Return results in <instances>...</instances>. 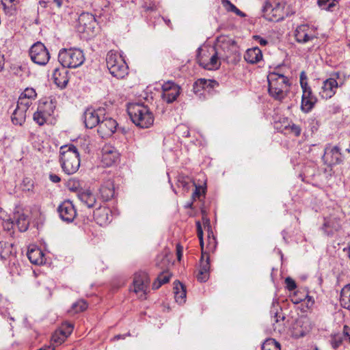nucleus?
Wrapping results in <instances>:
<instances>
[{
	"instance_id": "nucleus-1",
	"label": "nucleus",
	"mask_w": 350,
	"mask_h": 350,
	"mask_svg": "<svg viewBox=\"0 0 350 350\" xmlns=\"http://www.w3.org/2000/svg\"><path fill=\"white\" fill-rule=\"evenodd\" d=\"M127 111L132 122L139 128L147 129L154 123V115L147 105L138 103H129Z\"/></svg>"
},
{
	"instance_id": "nucleus-2",
	"label": "nucleus",
	"mask_w": 350,
	"mask_h": 350,
	"mask_svg": "<svg viewBox=\"0 0 350 350\" xmlns=\"http://www.w3.org/2000/svg\"><path fill=\"white\" fill-rule=\"evenodd\" d=\"M268 92L277 100L284 99L289 92L290 83L287 77L278 72H270L267 76Z\"/></svg>"
},
{
	"instance_id": "nucleus-3",
	"label": "nucleus",
	"mask_w": 350,
	"mask_h": 350,
	"mask_svg": "<svg viewBox=\"0 0 350 350\" xmlns=\"http://www.w3.org/2000/svg\"><path fill=\"white\" fill-rule=\"evenodd\" d=\"M59 162L63 171L67 174L75 173L80 166L79 152L73 145H66L60 148Z\"/></svg>"
},
{
	"instance_id": "nucleus-4",
	"label": "nucleus",
	"mask_w": 350,
	"mask_h": 350,
	"mask_svg": "<svg viewBox=\"0 0 350 350\" xmlns=\"http://www.w3.org/2000/svg\"><path fill=\"white\" fill-rule=\"evenodd\" d=\"M219 52L214 47L198 48L196 59L203 68L208 70H217L221 65Z\"/></svg>"
},
{
	"instance_id": "nucleus-5",
	"label": "nucleus",
	"mask_w": 350,
	"mask_h": 350,
	"mask_svg": "<svg viewBox=\"0 0 350 350\" xmlns=\"http://www.w3.org/2000/svg\"><path fill=\"white\" fill-rule=\"evenodd\" d=\"M58 60L64 68H76L83 64L85 57L79 49H62L59 52Z\"/></svg>"
},
{
	"instance_id": "nucleus-6",
	"label": "nucleus",
	"mask_w": 350,
	"mask_h": 350,
	"mask_svg": "<svg viewBox=\"0 0 350 350\" xmlns=\"http://www.w3.org/2000/svg\"><path fill=\"white\" fill-rule=\"evenodd\" d=\"M106 63L109 72L118 79H122L128 74V66L124 58L117 52L110 51L107 54Z\"/></svg>"
},
{
	"instance_id": "nucleus-7",
	"label": "nucleus",
	"mask_w": 350,
	"mask_h": 350,
	"mask_svg": "<svg viewBox=\"0 0 350 350\" xmlns=\"http://www.w3.org/2000/svg\"><path fill=\"white\" fill-rule=\"evenodd\" d=\"M263 16L269 21L278 22L284 18V3L267 0L262 7Z\"/></svg>"
},
{
	"instance_id": "nucleus-8",
	"label": "nucleus",
	"mask_w": 350,
	"mask_h": 350,
	"mask_svg": "<svg viewBox=\"0 0 350 350\" xmlns=\"http://www.w3.org/2000/svg\"><path fill=\"white\" fill-rule=\"evenodd\" d=\"M55 106L52 100L40 101L33 113V120L40 126L44 125L54 113Z\"/></svg>"
},
{
	"instance_id": "nucleus-9",
	"label": "nucleus",
	"mask_w": 350,
	"mask_h": 350,
	"mask_svg": "<svg viewBox=\"0 0 350 350\" xmlns=\"http://www.w3.org/2000/svg\"><path fill=\"white\" fill-rule=\"evenodd\" d=\"M29 56L32 62L36 64L46 65L50 59L49 52L40 42L33 44L29 49Z\"/></svg>"
},
{
	"instance_id": "nucleus-10",
	"label": "nucleus",
	"mask_w": 350,
	"mask_h": 350,
	"mask_svg": "<svg viewBox=\"0 0 350 350\" xmlns=\"http://www.w3.org/2000/svg\"><path fill=\"white\" fill-rule=\"evenodd\" d=\"M317 29L308 24H302L297 26L294 33L295 40L301 44L317 38Z\"/></svg>"
},
{
	"instance_id": "nucleus-11",
	"label": "nucleus",
	"mask_w": 350,
	"mask_h": 350,
	"mask_svg": "<svg viewBox=\"0 0 350 350\" xmlns=\"http://www.w3.org/2000/svg\"><path fill=\"white\" fill-rule=\"evenodd\" d=\"M219 52V56L221 59H228L231 56L236 49V44L234 40L227 36H220L214 47Z\"/></svg>"
},
{
	"instance_id": "nucleus-12",
	"label": "nucleus",
	"mask_w": 350,
	"mask_h": 350,
	"mask_svg": "<svg viewBox=\"0 0 350 350\" xmlns=\"http://www.w3.org/2000/svg\"><path fill=\"white\" fill-rule=\"evenodd\" d=\"M150 279L145 272H139L135 274L133 288V291L139 296L140 299H146V295L148 288Z\"/></svg>"
},
{
	"instance_id": "nucleus-13",
	"label": "nucleus",
	"mask_w": 350,
	"mask_h": 350,
	"mask_svg": "<svg viewBox=\"0 0 350 350\" xmlns=\"http://www.w3.org/2000/svg\"><path fill=\"white\" fill-rule=\"evenodd\" d=\"M161 90V98L167 103L174 102L180 94V87L172 81L164 82Z\"/></svg>"
},
{
	"instance_id": "nucleus-14",
	"label": "nucleus",
	"mask_w": 350,
	"mask_h": 350,
	"mask_svg": "<svg viewBox=\"0 0 350 350\" xmlns=\"http://www.w3.org/2000/svg\"><path fill=\"white\" fill-rule=\"evenodd\" d=\"M105 110L103 108L87 109L83 113V122L85 127L92 129L98 126L100 119L105 116Z\"/></svg>"
},
{
	"instance_id": "nucleus-15",
	"label": "nucleus",
	"mask_w": 350,
	"mask_h": 350,
	"mask_svg": "<svg viewBox=\"0 0 350 350\" xmlns=\"http://www.w3.org/2000/svg\"><path fill=\"white\" fill-rule=\"evenodd\" d=\"M312 328L310 319L306 316L299 317L292 325L291 333L295 338H300L308 334Z\"/></svg>"
},
{
	"instance_id": "nucleus-16",
	"label": "nucleus",
	"mask_w": 350,
	"mask_h": 350,
	"mask_svg": "<svg viewBox=\"0 0 350 350\" xmlns=\"http://www.w3.org/2000/svg\"><path fill=\"white\" fill-rule=\"evenodd\" d=\"M322 159L325 164L333 165L342 162V153L338 146L326 145Z\"/></svg>"
},
{
	"instance_id": "nucleus-17",
	"label": "nucleus",
	"mask_w": 350,
	"mask_h": 350,
	"mask_svg": "<svg viewBox=\"0 0 350 350\" xmlns=\"http://www.w3.org/2000/svg\"><path fill=\"white\" fill-rule=\"evenodd\" d=\"M333 77L329 78L323 81L321 90L319 92L321 97L323 99L331 98L336 92L338 83L336 79H339L340 73L333 74Z\"/></svg>"
},
{
	"instance_id": "nucleus-18",
	"label": "nucleus",
	"mask_w": 350,
	"mask_h": 350,
	"mask_svg": "<svg viewBox=\"0 0 350 350\" xmlns=\"http://www.w3.org/2000/svg\"><path fill=\"white\" fill-rule=\"evenodd\" d=\"M118 123L116 120L106 116L102 117L98 126V133L101 137L111 136L116 131Z\"/></svg>"
},
{
	"instance_id": "nucleus-19",
	"label": "nucleus",
	"mask_w": 350,
	"mask_h": 350,
	"mask_svg": "<svg viewBox=\"0 0 350 350\" xmlns=\"http://www.w3.org/2000/svg\"><path fill=\"white\" fill-rule=\"evenodd\" d=\"M119 153L111 145L106 144L102 148L101 162L105 167L111 166L119 159Z\"/></svg>"
},
{
	"instance_id": "nucleus-20",
	"label": "nucleus",
	"mask_w": 350,
	"mask_h": 350,
	"mask_svg": "<svg viewBox=\"0 0 350 350\" xmlns=\"http://www.w3.org/2000/svg\"><path fill=\"white\" fill-rule=\"evenodd\" d=\"M197 226V234L200 240V244L202 249V256L200 260V271L204 273L207 272L209 273L210 270V262H209V256L206 252L204 251V241H203V231L202 228L201 224L199 221H196Z\"/></svg>"
},
{
	"instance_id": "nucleus-21",
	"label": "nucleus",
	"mask_w": 350,
	"mask_h": 350,
	"mask_svg": "<svg viewBox=\"0 0 350 350\" xmlns=\"http://www.w3.org/2000/svg\"><path fill=\"white\" fill-rule=\"evenodd\" d=\"M57 211L61 219L68 223L72 221L77 215L75 206L69 200L63 202L59 206Z\"/></svg>"
},
{
	"instance_id": "nucleus-22",
	"label": "nucleus",
	"mask_w": 350,
	"mask_h": 350,
	"mask_svg": "<svg viewBox=\"0 0 350 350\" xmlns=\"http://www.w3.org/2000/svg\"><path fill=\"white\" fill-rule=\"evenodd\" d=\"M317 101V99L316 96L312 94L310 88L302 89L301 109L303 112H310L314 107Z\"/></svg>"
},
{
	"instance_id": "nucleus-23",
	"label": "nucleus",
	"mask_w": 350,
	"mask_h": 350,
	"mask_svg": "<svg viewBox=\"0 0 350 350\" xmlns=\"http://www.w3.org/2000/svg\"><path fill=\"white\" fill-rule=\"evenodd\" d=\"M275 311L271 310V312L274 313V316L273 317V321H274L273 326V330L275 332L281 333L284 330V321L285 319V317L282 313V309L279 307L278 302L277 301H273L272 303V308H275Z\"/></svg>"
},
{
	"instance_id": "nucleus-24",
	"label": "nucleus",
	"mask_w": 350,
	"mask_h": 350,
	"mask_svg": "<svg viewBox=\"0 0 350 350\" xmlns=\"http://www.w3.org/2000/svg\"><path fill=\"white\" fill-rule=\"evenodd\" d=\"M68 72L66 68H55L53 72V79L54 83L60 88H64L69 81L68 76Z\"/></svg>"
},
{
	"instance_id": "nucleus-25",
	"label": "nucleus",
	"mask_w": 350,
	"mask_h": 350,
	"mask_svg": "<svg viewBox=\"0 0 350 350\" xmlns=\"http://www.w3.org/2000/svg\"><path fill=\"white\" fill-rule=\"evenodd\" d=\"M79 23L83 27V30L88 33L94 32L96 25L94 16L90 13H82L79 17Z\"/></svg>"
},
{
	"instance_id": "nucleus-26",
	"label": "nucleus",
	"mask_w": 350,
	"mask_h": 350,
	"mask_svg": "<svg viewBox=\"0 0 350 350\" xmlns=\"http://www.w3.org/2000/svg\"><path fill=\"white\" fill-rule=\"evenodd\" d=\"M27 257L32 264L36 265H41L45 261L43 252L41 249L33 245L29 247Z\"/></svg>"
},
{
	"instance_id": "nucleus-27",
	"label": "nucleus",
	"mask_w": 350,
	"mask_h": 350,
	"mask_svg": "<svg viewBox=\"0 0 350 350\" xmlns=\"http://www.w3.org/2000/svg\"><path fill=\"white\" fill-rule=\"evenodd\" d=\"M94 217L97 224L100 226L106 225L111 219L110 210L107 207H99L97 208L94 212Z\"/></svg>"
},
{
	"instance_id": "nucleus-28",
	"label": "nucleus",
	"mask_w": 350,
	"mask_h": 350,
	"mask_svg": "<svg viewBox=\"0 0 350 350\" xmlns=\"http://www.w3.org/2000/svg\"><path fill=\"white\" fill-rule=\"evenodd\" d=\"M340 226V219L336 217H329L324 219V223L321 229L324 232L329 235L334 231H336Z\"/></svg>"
},
{
	"instance_id": "nucleus-29",
	"label": "nucleus",
	"mask_w": 350,
	"mask_h": 350,
	"mask_svg": "<svg viewBox=\"0 0 350 350\" xmlns=\"http://www.w3.org/2000/svg\"><path fill=\"white\" fill-rule=\"evenodd\" d=\"M218 85V83L215 80L199 79L193 84V92L197 94L201 90L210 91L215 86Z\"/></svg>"
},
{
	"instance_id": "nucleus-30",
	"label": "nucleus",
	"mask_w": 350,
	"mask_h": 350,
	"mask_svg": "<svg viewBox=\"0 0 350 350\" xmlns=\"http://www.w3.org/2000/svg\"><path fill=\"white\" fill-rule=\"evenodd\" d=\"M100 193L103 200H110L115 194L113 182L111 180L105 181L100 188Z\"/></svg>"
},
{
	"instance_id": "nucleus-31",
	"label": "nucleus",
	"mask_w": 350,
	"mask_h": 350,
	"mask_svg": "<svg viewBox=\"0 0 350 350\" xmlns=\"http://www.w3.org/2000/svg\"><path fill=\"white\" fill-rule=\"evenodd\" d=\"M244 59L250 64H256L262 59V51L258 47L249 49L244 55Z\"/></svg>"
},
{
	"instance_id": "nucleus-32",
	"label": "nucleus",
	"mask_w": 350,
	"mask_h": 350,
	"mask_svg": "<svg viewBox=\"0 0 350 350\" xmlns=\"http://www.w3.org/2000/svg\"><path fill=\"white\" fill-rule=\"evenodd\" d=\"M174 298L177 303L182 304L186 301V289L179 281L174 282Z\"/></svg>"
},
{
	"instance_id": "nucleus-33",
	"label": "nucleus",
	"mask_w": 350,
	"mask_h": 350,
	"mask_svg": "<svg viewBox=\"0 0 350 350\" xmlns=\"http://www.w3.org/2000/svg\"><path fill=\"white\" fill-rule=\"evenodd\" d=\"M78 198L88 208H92L96 203L94 195L90 190L81 191L78 193Z\"/></svg>"
},
{
	"instance_id": "nucleus-34",
	"label": "nucleus",
	"mask_w": 350,
	"mask_h": 350,
	"mask_svg": "<svg viewBox=\"0 0 350 350\" xmlns=\"http://www.w3.org/2000/svg\"><path fill=\"white\" fill-rule=\"evenodd\" d=\"M27 109L16 105V109L12 114V121L16 125H22L26 119Z\"/></svg>"
},
{
	"instance_id": "nucleus-35",
	"label": "nucleus",
	"mask_w": 350,
	"mask_h": 350,
	"mask_svg": "<svg viewBox=\"0 0 350 350\" xmlns=\"http://www.w3.org/2000/svg\"><path fill=\"white\" fill-rule=\"evenodd\" d=\"M15 254L13 245L10 243L0 241V257L6 260Z\"/></svg>"
},
{
	"instance_id": "nucleus-36",
	"label": "nucleus",
	"mask_w": 350,
	"mask_h": 350,
	"mask_svg": "<svg viewBox=\"0 0 350 350\" xmlns=\"http://www.w3.org/2000/svg\"><path fill=\"white\" fill-rule=\"evenodd\" d=\"M340 301L343 308L350 310V284L342 289Z\"/></svg>"
},
{
	"instance_id": "nucleus-37",
	"label": "nucleus",
	"mask_w": 350,
	"mask_h": 350,
	"mask_svg": "<svg viewBox=\"0 0 350 350\" xmlns=\"http://www.w3.org/2000/svg\"><path fill=\"white\" fill-rule=\"evenodd\" d=\"M18 0H2L1 4L6 14L13 16L16 12Z\"/></svg>"
},
{
	"instance_id": "nucleus-38",
	"label": "nucleus",
	"mask_w": 350,
	"mask_h": 350,
	"mask_svg": "<svg viewBox=\"0 0 350 350\" xmlns=\"http://www.w3.org/2000/svg\"><path fill=\"white\" fill-rule=\"evenodd\" d=\"M170 278L171 274L167 271L161 273L158 275L157 280L152 284V288L154 289L159 288L163 284L167 283Z\"/></svg>"
},
{
	"instance_id": "nucleus-39",
	"label": "nucleus",
	"mask_w": 350,
	"mask_h": 350,
	"mask_svg": "<svg viewBox=\"0 0 350 350\" xmlns=\"http://www.w3.org/2000/svg\"><path fill=\"white\" fill-rule=\"evenodd\" d=\"M67 338L68 336L64 334L62 331H59V329L56 330L51 337V346L55 347V345L57 346L60 345Z\"/></svg>"
},
{
	"instance_id": "nucleus-40",
	"label": "nucleus",
	"mask_w": 350,
	"mask_h": 350,
	"mask_svg": "<svg viewBox=\"0 0 350 350\" xmlns=\"http://www.w3.org/2000/svg\"><path fill=\"white\" fill-rule=\"evenodd\" d=\"M262 350H281L280 345L275 339L268 338L263 342Z\"/></svg>"
},
{
	"instance_id": "nucleus-41",
	"label": "nucleus",
	"mask_w": 350,
	"mask_h": 350,
	"mask_svg": "<svg viewBox=\"0 0 350 350\" xmlns=\"http://www.w3.org/2000/svg\"><path fill=\"white\" fill-rule=\"evenodd\" d=\"M16 224L21 232H25L29 226V221L24 215H21L16 220Z\"/></svg>"
},
{
	"instance_id": "nucleus-42",
	"label": "nucleus",
	"mask_w": 350,
	"mask_h": 350,
	"mask_svg": "<svg viewBox=\"0 0 350 350\" xmlns=\"http://www.w3.org/2000/svg\"><path fill=\"white\" fill-rule=\"evenodd\" d=\"M88 308V304L85 301L80 299L72 304V310L77 313L81 312L86 310Z\"/></svg>"
},
{
	"instance_id": "nucleus-43",
	"label": "nucleus",
	"mask_w": 350,
	"mask_h": 350,
	"mask_svg": "<svg viewBox=\"0 0 350 350\" xmlns=\"http://www.w3.org/2000/svg\"><path fill=\"white\" fill-rule=\"evenodd\" d=\"M20 96L24 98H25L35 100L37 97V93L35 89L32 88H27L23 90V92H21Z\"/></svg>"
},
{
	"instance_id": "nucleus-44",
	"label": "nucleus",
	"mask_w": 350,
	"mask_h": 350,
	"mask_svg": "<svg viewBox=\"0 0 350 350\" xmlns=\"http://www.w3.org/2000/svg\"><path fill=\"white\" fill-rule=\"evenodd\" d=\"M343 335L342 334H334L331 337L330 343L333 349L338 348L342 342Z\"/></svg>"
},
{
	"instance_id": "nucleus-45",
	"label": "nucleus",
	"mask_w": 350,
	"mask_h": 350,
	"mask_svg": "<svg viewBox=\"0 0 350 350\" xmlns=\"http://www.w3.org/2000/svg\"><path fill=\"white\" fill-rule=\"evenodd\" d=\"M284 128L296 137L299 136L301 134V129L300 126L294 123H288V125L284 126Z\"/></svg>"
},
{
	"instance_id": "nucleus-46",
	"label": "nucleus",
	"mask_w": 350,
	"mask_h": 350,
	"mask_svg": "<svg viewBox=\"0 0 350 350\" xmlns=\"http://www.w3.org/2000/svg\"><path fill=\"white\" fill-rule=\"evenodd\" d=\"M211 232H209L208 235V243L206 246V249L208 250V252H206L207 253L213 252L217 245L215 238L213 237V235L211 236Z\"/></svg>"
},
{
	"instance_id": "nucleus-47",
	"label": "nucleus",
	"mask_w": 350,
	"mask_h": 350,
	"mask_svg": "<svg viewBox=\"0 0 350 350\" xmlns=\"http://www.w3.org/2000/svg\"><path fill=\"white\" fill-rule=\"evenodd\" d=\"M335 0H318V4L322 9L330 10L335 6Z\"/></svg>"
},
{
	"instance_id": "nucleus-48",
	"label": "nucleus",
	"mask_w": 350,
	"mask_h": 350,
	"mask_svg": "<svg viewBox=\"0 0 350 350\" xmlns=\"http://www.w3.org/2000/svg\"><path fill=\"white\" fill-rule=\"evenodd\" d=\"M33 101V100H30L25 98H24L19 96L17 101V105L28 110L29 107L32 105Z\"/></svg>"
},
{
	"instance_id": "nucleus-49",
	"label": "nucleus",
	"mask_w": 350,
	"mask_h": 350,
	"mask_svg": "<svg viewBox=\"0 0 350 350\" xmlns=\"http://www.w3.org/2000/svg\"><path fill=\"white\" fill-rule=\"evenodd\" d=\"M33 101V100H30L25 98H24L19 96L17 101V105L28 110L29 107L32 105Z\"/></svg>"
},
{
	"instance_id": "nucleus-50",
	"label": "nucleus",
	"mask_w": 350,
	"mask_h": 350,
	"mask_svg": "<svg viewBox=\"0 0 350 350\" xmlns=\"http://www.w3.org/2000/svg\"><path fill=\"white\" fill-rule=\"evenodd\" d=\"M59 330L62 331L64 334L68 336L73 330V325L70 323L65 322L62 323Z\"/></svg>"
},
{
	"instance_id": "nucleus-51",
	"label": "nucleus",
	"mask_w": 350,
	"mask_h": 350,
	"mask_svg": "<svg viewBox=\"0 0 350 350\" xmlns=\"http://www.w3.org/2000/svg\"><path fill=\"white\" fill-rule=\"evenodd\" d=\"M299 81L301 89L310 88L307 83V76L304 71H302L299 76Z\"/></svg>"
},
{
	"instance_id": "nucleus-52",
	"label": "nucleus",
	"mask_w": 350,
	"mask_h": 350,
	"mask_svg": "<svg viewBox=\"0 0 350 350\" xmlns=\"http://www.w3.org/2000/svg\"><path fill=\"white\" fill-rule=\"evenodd\" d=\"M204 192V189L200 186H196V189L194 192L192 194V198L193 200H196L198 198H200L202 193Z\"/></svg>"
},
{
	"instance_id": "nucleus-53",
	"label": "nucleus",
	"mask_w": 350,
	"mask_h": 350,
	"mask_svg": "<svg viewBox=\"0 0 350 350\" xmlns=\"http://www.w3.org/2000/svg\"><path fill=\"white\" fill-rule=\"evenodd\" d=\"M286 287L289 291H293L296 288L297 286L295 282L291 278H286L285 280Z\"/></svg>"
},
{
	"instance_id": "nucleus-54",
	"label": "nucleus",
	"mask_w": 350,
	"mask_h": 350,
	"mask_svg": "<svg viewBox=\"0 0 350 350\" xmlns=\"http://www.w3.org/2000/svg\"><path fill=\"white\" fill-rule=\"evenodd\" d=\"M222 4L228 11L233 12L237 8L228 0H222Z\"/></svg>"
},
{
	"instance_id": "nucleus-55",
	"label": "nucleus",
	"mask_w": 350,
	"mask_h": 350,
	"mask_svg": "<svg viewBox=\"0 0 350 350\" xmlns=\"http://www.w3.org/2000/svg\"><path fill=\"white\" fill-rule=\"evenodd\" d=\"M208 275H209L208 273H207V272L204 273L203 271H201L200 269L199 273L197 276V278H198V281H200L201 282H204L208 280Z\"/></svg>"
},
{
	"instance_id": "nucleus-56",
	"label": "nucleus",
	"mask_w": 350,
	"mask_h": 350,
	"mask_svg": "<svg viewBox=\"0 0 350 350\" xmlns=\"http://www.w3.org/2000/svg\"><path fill=\"white\" fill-rule=\"evenodd\" d=\"M254 39L257 41L261 46H265L268 43L267 40L261 38L260 36H254Z\"/></svg>"
},
{
	"instance_id": "nucleus-57",
	"label": "nucleus",
	"mask_w": 350,
	"mask_h": 350,
	"mask_svg": "<svg viewBox=\"0 0 350 350\" xmlns=\"http://www.w3.org/2000/svg\"><path fill=\"white\" fill-rule=\"evenodd\" d=\"M342 334L343 335V338L345 337L348 338L349 341L350 342V327L345 325L343 328V334Z\"/></svg>"
},
{
	"instance_id": "nucleus-58",
	"label": "nucleus",
	"mask_w": 350,
	"mask_h": 350,
	"mask_svg": "<svg viewBox=\"0 0 350 350\" xmlns=\"http://www.w3.org/2000/svg\"><path fill=\"white\" fill-rule=\"evenodd\" d=\"M183 247L180 244H178L176 245V255L178 260H180L181 259V257L183 256Z\"/></svg>"
},
{
	"instance_id": "nucleus-59",
	"label": "nucleus",
	"mask_w": 350,
	"mask_h": 350,
	"mask_svg": "<svg viewBox=\"0 0 350 350\" xmlns=\"http://www.w3.org/2000/svg\"><path fill=\"white\" fill-rule=\"evenodd\" d=\"M49 179L53 182V183H59L60 181V178L58 175H56V174H51L49 175Z\"/></svg>"
},
{
	"instance_id": "nucleus-60",
	"label": "nucleus",
	"mask_w": 350,
	"mask_h": 350,
	"mask_svg": "<svg viewBox=\"0 0 350 350\" xmlns=\"http://www.w3.org/2000/svg\"><path fill=\"white\" fill-rule=\"evenodd\" d=\"M232 12L235 13L237 16H239L241 17L245 16V14L243 12H241L240 10H239L237 8H236L235 10Z\"/></svg>"
},
{
	"instance_id": "nucleus-61",
	"label": "nucleus",
	"mask_w": 350,
	"mask_h": 350,
	"mask_svg": "<svg viewBox=\"0 0 350 350\" xmlns=\"http://www.w3.org/2000/svg\"><path fill=\"white\" fill-rule=\"evenodd\" d=\"M53 2L59 8H60L63 5V0H53Z\"/></svg>"
},
{
	"instance_id": "nucleus-62",
	"label": "nucleus",
	"mask_w": 350,
	"mask_h": 350,
	"mask_svg": "<svg viewBox=\"0 0 350 350\" xmlns=\"http://www.w3.org/2000/svg\"><path fill=\"white\" fill-rule=\"evenodd\" d=\"M4 65L3 55L0 53V71L3 69Z\"/></svg>"
},
{
	"instance_id": "nucleus-63",
	"label": "nucleus",
	"mask_w": 350,
	"mask_h": 350,
	"mask_svg": "<svg viewBox=\"0 0 350 350\" xmlns=\"http://www.w3.org/2000/svg\"><path fill=\"white\" fill-rule=\"evenodd\" d=\"M39 4L43 7V8H46V5H47V2L45 1H39Z\"/></svg>"
},
{
	"instance_id": "nucleus-64",
	"label": "nucleus",
	"mask_w": 350,
	"mask_h": 350,
	"mask_svg": "<svg viewBox=\"0 0 350 350\" xmlns=\"http://www.w3.org/2000/svg\"><path fill=\"white\" fill-rule=\"evenodd\" d=\"M163 19L164 22L165 23V24H166L167 26H169V27H170V26H171V21H170V19H166V18H163Z\"/></svg>"
}]
</instances>
